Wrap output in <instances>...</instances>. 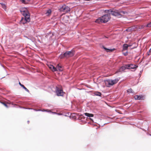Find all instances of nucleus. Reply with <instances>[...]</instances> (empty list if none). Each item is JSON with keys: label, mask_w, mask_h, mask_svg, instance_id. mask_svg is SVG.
I'll use <instances>...</instances> for the list:
<instances>
[{"label": "nucleus", "mask_w": 151, "mask_h": 151, "mask_svg": "<svg viewBox=\"0 0 151 151\" xmlns=\"http://www.w3.org/2000/svg\"><path fill=\"white\" fill-rule=\"evenodd\" d=\"M130 69H134L137 67V66L135 65L131 64Z\"/></svg>", "instance_id": "412c9836"}, {"label": "nucleus", "mask_w": 151, "mask_h": 151, "mask_svg": "<svg viewBox=\"0 0 151 151\" xmlns=\"http://www.w3.org/2000/svg\"><path fill=\"white\" fill-rule=\"evenodd\" d=\"M90 119L92 120V119L91 118H90Z\"/></svg>", "instance_id": "c9c22d12"}, {"label": "nucleus", "mask_w": 151, "mask_h": 151, "mask_svg": "<svg viewBox=\"0 0 151 151\" xmlns=\"http://www.w3.org/2000/svg\"><path fill=\"white\" fill-rule=\"evenodd\" d=\"M137 28L136 29H137L138 30H140L143 29L145 27H146L145 25H141L139 26H135Z\"/></svg>", "instance_id": "9b49d317"}, {"label": "nucleus", "mask_w": 151, "mask_h": 151, "mask_svg": "<svg viewBox=\"0 0 151 151\" xmlns=\"http://www.w3.org/2000/svg\"><path fill=\"white\" fill-rule=\"evenodd\" d=\"M126 69L125 65L124 66H123L119 69V71L122 72Z\"/></svg>", "instance_id": "ddd939ff"}, {"label": "nucleus", "mask_w": 151, "mask_h": 151, "mask_svg": "<svg viewBox=\"0 0 151 151\" xmlns=\"http://www.w3.org/2000/svg\"><path fill=\"white\" fill-rule=\"evenodd\" d=\"M127 92L128 93H134V91H133L132 89L131 88H130L128 89L127 90Z\"/></svg>", "instance_id": "5701e85b"}, {"label": "nucleus", "mask_w": 151, "mask_h": 151, "mask_svg": "<svg viewBox=\"0 0 151 151\" xmlns=\"http://www.w3.org/2000/svg\"><path fill=\"white\" fill-rule=\"evenodd\" d=\"M123 54L125 56H126L127 55V52H126L125 53H123Z\"/></svg>", "instance_id": "c756f323"}, {"label": "nucleus", "mask_w": 151, "mask_h": 151, "mask_svg": "<svg viewBox=\"0 0 151 151\" xmlns=\"http://www.w3.org/2000/svg\"><path fill=\"white\" fill-rule=\"evenodd\" d=\"M128 47V45H127V44H124L123 46V50H127Z\"/></svg>", "instance_id": "2eb2a0df"}, {"label": "nucleus", "mask_w": 151, "mask_h": 151, "mask_svg": "<svg viewBox=\"0 0 151 151\" xmlns=\"http://www.w3.org/2000/svg\"><path fill=\"white\" fill-rule=\"evenodd\" d=\"M0 5H1V7L5 10H6V6L5 4H4L3 3H0Z\"/></svg>", "instance_id": "aec40b11"}, {"label": "nucleus", "mask_w": 151, "mask_h": 151, "mask_svg": "<svg viewBox=\"0 0 151 151\" xmlns=\"http://www.w3.org/2000/svg\"><path fill=\"white\" fill-rule=\"evenodd\" d=\"M95 22L97 23H100V22L103 23L101 21V17L98 18V19H96L95 21Z\"/></svg>", "instance_id": "f3484780"}, {"label": "nucleus", "mask_w": 151, "mask_h": 151, "mask_svg": "<svg viewBox=\"0 0 151 151\" xmlns=\"http://www.w3.org/2000/svg\"><path fill=\"white\" fill-rule=\"evenodd\" d=\"M36 111H41L42 110L41 109L35 110Z\"/></svg>", "instance_id": "473e14b6"}, {"label": "nucleus", "mask_w": 151, "mask_h": 151, "mask_svg": "<svg viewBox=\"0 0 151 151\" xmlns=\"http://www.w3.org/2000/svg\"><path fill=\"white\" fill-rule=\"evenodd\" d=\"M55 92L57 96H63V90L60 88L56 86L55 87Z\"/></svg>", "instance_id": "423d86ee"}, {"label": "nucleus", "mask_w": 151, "mask_h": 151, "mask_svg": "<svg viewBox=\"0 0 151 151\" xmlns=\"http://www.w3.org/2000/svg\"><path fill=\"white\" fill-rule=\"evenodd\" d=\"M129 45V47H131L132 46V45Z\"/></svg>", "instance_id": "72a5a7b5"}, {"label": "nucleus", "mask_w": 151, "mask_h": 151, "mask_svg": "<svg viewBox=\"0 0 151 151\" xmlns=\"http://www.w3.org/2000/svg\"><path fill=\"white\" fill-rule=\"evenodd\" d=\"M95 94L96 96H101V94L100 92H96L95 93Z\"/></svg>", "instance_id": "b1692460"}, {"label": "nucleus", "mask_w": 151, "mask_h": 151, "mask_svg": "<svg viewBox=\"0 0 151 151\" xmlns=\"http://www.w3.org/2000/svg\"><path fill=\"white\" fill-rule=\"evenodd\" d=\"M27 122H29V121H28Z\"/></svg>", "instance_id": "e433bc0d"}, {"label": "nucleus", "mask_w": 151, "mask_h": 151, "mask_svg": "<svg viewBox=\"0 0 151 151\" xmlns=\"http://www.w3.org/2000/svg\"><path fill=\"white\" fill-rule=\"evenodd\" d=\"M49 67L50 69L52 70L53 71H57V68L52 65H50L49 66Z\"/></svg>", "instance_id": "9d476101"}, {"label": "nucleus", "mask_w": 151, "mask_h": 151, "mask_svg": "<svg viewBox=\"0 0 151 151\" xmlns=\"http://www.w3.org/2000/svg\"><path fill=\"white\" fill-rule=\"evenodd\" d=\"M49 112L52 113L53 114H57V113L56 112H52V111H50V110H49Z\"/></svg>", "instance_id": "cd10ccee"}, {"label": "nucleus", "mask_w": 151, "mask_h": 151, "mask_svg": "<svg viewBox=\"0 0 151 151\" xmlns=\"http://www.w3.org/2000/svg\"><path fill=\"white\" fill-rule=\"evenodd\" d=\"M2 103L6 107H8V106L7 105V104H6L5 103V102H2Z\"/></svg>", "instance_id": "bb28decb"}, {"label": "nucleus", "mask_w": 151, "mask_h": 151, "mask_svg": "<svg viewBox=\"0 0 151 151\" xmlns=\"http://www.w3.org/2000/svg\"><path fill=\"white\" fill-rule=\"evenodd\" d=\"M101 18L102 22L103 23H106L108 22L110 19V17L109 14L108 13V14H107L102 16Z\"/></svg>", "instance_id": "39448f33"}, {"label": "nucleus", "mask_w": 151, "mask_h": 151, "mask_svg": "<svg viewBox=\"0 0 151 151\" xmlns=\"http://www.w3.org/2000/svg\"><path fill=\"white\" fill-rule=\"evenodd\" d=\"M119 79L117 78L113 80H104L105 84L108 86H112L117 83L119 81Z\"/></svg>", "instance_id": "20e7f679"}, {"label": "nucleus", "mask_w": 151, "mask_h": 151, "mask_svg": "<svg viewBox=\"0 0 151 151\" xmlns=\"http://www.w3.org/2000/svg\"><path fill=\"white\" fill-rule=\"evenodd\" d=\"M107 11L110 15L111 14L118 17H120L123 15V14H127V12L123 11H121L119 12H118L117 11H113L111 9L108 10Z\"/></svg>", "instance_id": "f03ea898"}, {"label": "nucleus", "mask_w": 151, "mask_h": 151, "mask_svg": "<svg viewBox=\"0 0 151 151\" xmlns=\"http://www.w3.org/2000/svg\"><path fill=\"white\" fill-rule=\"evenodd\" d=\"M60 11L65 12H68L70 11V8L69 7L65 5H64L60 7L59 9Z\"/></svg>", "instance_id": "0eeeda50"}, {"label": "nucleus", "mask_w": 151, "mask_h": 151, "mask_svg": "<svg viewBox=\"0 0 151 151\" xmlns=\"http://www.w3.org/2000/svg\"><path fill=\"white\" fill-rule=\"evenodd\" d=\"M75 51L73 50L70 51H67L63 54H61L59 57L61 58L64 57L68 58L71 57L74 55Z\"/></svg>", "instance_id": "7ed1b4c3"}, {"label": "nucleus", "mask_w": 151, "mask_h": 151, "mask_svg": "<svg viewBox=\"0 0 151 151\" xmlns=\"http://www.w3.org/2000/svg\"><path fill=\"white\" fill-rule=\"evenodd\" d=\"M57 114L58 115H62V114L59 113H57Z\"/></svg>", "instance_id": "2f4dec72"}, {"label": "nucleus", "mask_w": 151, "mask_h": 151, "mask_svg": "<svg viewBox=\"0 0 151 151\" xmlns=\"http://www.w3.org/2000/svg\"><path fill=\"white\" fill-rule=\"evenodd\" d=\"M20 1L22 2V3L26 4L28 3L29 1V0H20Z\"/></svg>", "instance_id": "6ab92c4d"}, {"label": "nucleus", "mask_w": 151, "mask_h": 151, "mask_svg": "<svg viewBox=\"0 0 151 151\" xmlns=\"http://www.w3.org/2000/svg\"><path fill=\"white\" fill-rule=\"evenodd\" d=\"M41 111H47V112H49V110H42Z\"/></svg>", "instance_id": "c85d7f7f"}, {"label": "nucleus", "mask_w": 151, "mask_h": 151, "mask_svg": "<svg viewBox=\"0 0 151 151\" xmlns=\"http://www.w3.org/2000/svg\"><path fill=\"white\" fill-rule=\"evenodd\" d=\"M137 28L135 26H134L132 27H130L126 29V30L128 32H130L135 30V29Z\"/></svg>", "instance_id": "1a4fd4ad"}, {"label": "nucleus", "mask_w": 151, "mask_h": 151, "mask_svg": "<svg viewBox=\"0 0 151 151\" xmlns=\"http://www.w3.org/2000/svg\"><path fill=\"white\" fill-rule=\"evenodd\" d=\"M51 10L49 9L47 11V12L45 13V14H46L47 15H49L51 14Z\"/></svg>", "instance_id": "4be33fe9"}, {"label": "nucleus", "mask_w": 151, "mask_h": 151, "mask_svg": "<svg viewBox=\"0 0 151 151\" xmlns=\"http://www.w3.org/2000/svg\"><path fill=\"white\" fill-rule=\"evenodd\" d=\"M151 54V48L149 50V53L148 54V55H150Z\"/></svg>", "instance_id": "7c9ffc66"}, {"label": "nucleus", "mask_w": 151, "mask_h": 151, "mask_svg": "<svg viewBox=\"0 0 151 151\" xmlns=\"http://www.w3.org/2000/svg\"><path fill=\"white\" fill-rule=\"evenodd\" d=\"M151 27V22L149 23L146 26L147 27Z\"/></svg>", "instance_id": "a878e982"}, {"label": "nucleus", "mask_w": 151, "mask_h": 151, "mask_svg": "<svg viewBox=\"0 0 151 151\" xmlns=\"http://www.w3.org/2000/svg\"><path fill=\"white\" fill-rule=\"evenodd\" d=\"M135 100H142L144 99V97L142 95H136L134 96Z\"/></svg>", "instance_id": "6e6552de"}, {"label": "nucleus", "mask_w": 151, "mask_h": 151, "mask_svg": "<svg viewBox=\"0 0 151 151\" xmlns=\"http://www.w3.org/2000/svg\"><path fill=\"white\" fill-rule=\"evenodd\" d=\"M19 85L22 87L27 92H29V90L27 89V88H26L24 85L23 84H21V83L19 82Z\"/></svg>", "instance_id": "f8f14e48"}, {"label": "nucleus", "mask_w": 151, "mask_h": 151, "mask_svg": "<svg viewBox=\"0 0 151 151\" xmlns=\"http://www.w3.org/2000/svg\"><path fill=\"white\" fill-rule=\"evenodd\" d=\"M84 114L86 116L89 117H93V114L88 113H84Z\"/></svg>", "instance_id": "4468645a"}, {"label": "nucleus", "mask_w": 151, "mask_h": 151, "mask_svg": "<svg viewBox=\"0 0 151 151\" xmlns=\"http://www.w3.org/2000/svg\"><path fill=\"white\" fill-rule=\"evenodd\" d=\"M56 68H57V71L58 70L60 71H61L62 70V69H61V66L59 65L58 64Z\"/></svg>", "instance_id": "a211bd4d"}, {"label": "nucleus", "mask_w": 151, "mask_h": 151, "mask_svg": "<svg viewBox=\"0 0 151 151\" xmlns=\"http://www.w3.org/2000/svg\"><path fill=\"white\" fill-rule=\"evenodd\" d=\"M125 66L127 69H130L131 64L126 65Z\"/></svg>", "instance_id": "393cba45"}, {"label": "nucleus", "mask_w": 151, "mask_h": 151, "mask_svg": "<svg viewBox=\"0 0 151 151\" xmlns=\"http://www.w3.org/2000/svg\"><path fill=\"white\" fill-rule=\"evenodd\" d=\"M84 1H89L90 0H84Z\"/></svg>", "instance_id": "f704fd0d"}, {"label": "nucleus", "mask_w": 151, "mask_h": 151, "mask_svg": "<svg viewBox=\"0 0 151 151\" xmlns=\"http://www.w3.org/2000/svg\"><path fill=\"white\" fill-rule=\"evenodd\" d=\"M102 47H103V48L104 49L108 52H111L114 50V49H107L104 46H103Z\"/></svg>", "instance_id": "dca6fc26"}, {"label": "nucleus", "mask_w": 151, "mask_h": 151, "mask_svg": "<svg viewBox=\"0 0 151 151\" xmlns=\"http://www.w3.org/2000/svg\"><path fill=\"white\" fill-rule=\"evenodd\" d=\"M20 11L22 14L24 16V18H22V20L20 22L21 23L24 24L26 22H29L30 21V14L27 10L24 8L22 9Z\"/></svg>", "instance_id": "f257e3e1"}]
</instances>
